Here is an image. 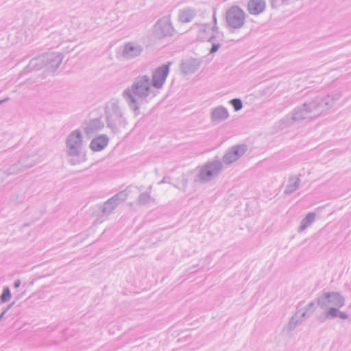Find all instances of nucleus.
<instances>
[{"mask_svg": "<svg viewBox=\"0 0 351 351\" xmlns=\"http://www.w3.org/2000/svg\"><path fill=\"white\" fill-rule=\"evenodd\" d=\"M108 143V138L101 135L95 138L90 143V149L94 152H99L104 149Z\"/></svg>", "mask_w": 351, "mask_h": 351, "instance_id": "7", "label": "nucleus"}, {"mask_svg": "<svg viewBox=\"0 0 351 351\" xmlns=\"http://www.w3.org/2000/svg\"><path fill=\"white\" fill-rule=\"evenodd\" d=\"M173 32L174 29L168 17L158 20L154 25V34L158 40L171 36Z\"/></svg>", "mask_w": 351, "mask_h": 351, "instance_id": "1", "label": "nucleus"}, {"mask_svg": "<svg viewBox=\"0 0 351 351\" xmlns=\"http://www.w3.org/2000/svg\"><path fill=\"white\" fill-rule=\"evenodd\" d=\"M328 313L331 317H336L340 315L341 317H344L343 313H339L337 310L335 308H330Z\"/></svg>", "mask_w": 351, "mask_h": 351, "instance_id": "15", "label": "nucleus"}, {"mask_svg": "<svg viewBox=\"0 0 351 351\" xmlns=\"http://www.w3.org/2000/svg\"><path fill=\"white\" fill-rule=\"evenodd\" d=\"M19 286V282H15V287H17Z\"/></svg>", "mask_w": 351, "mask_h": 351, "instance_id": "17", "label": "nucleus"}, {"mask_svg": "<svg viewBox=\"0 0 351 351\" xmlns=\"http://www.w3.org/2000/svg\"><path fill=\"white\" fill-rule=\"evenodd\" d=\"M326 305H332L336 307H341L343 305V299L337 293H332L326 295Z\"/></svg>", "mask_w": 351, "mask_h": 351, "instance_id": "8", "label": "nucleus"}, {"mask_svg": "<svg viewBox=\"0 0 351 351\" xmlns=\"http://www.w3.org/2000/svg\"><path fill=\"white\" fill-rule=\"evenodd\" d=\"M219 171V169L215 165H210L206 166L201 170L200 178L202 180H206L213 175L217 173Z\"/></svg>", "mask_w": 351, "mask_h": 351, "instance_id": "9", "label": "nucleus"}, {"mask_svg": "<svg viewBox=\"0 0 351 351\" xmlns=\"http://www.w3.org/2000/svg\"><path fill=\"white\" fill-rule=\"evenodd\" d=\"M245 14L238 7L231 8L227 14V22L232 28H240L244 23Z\"/></svg>", "mask_w": 351, "mask_h": 351, "instance_id": "3", "label": "nucleus"}, {"mask_svg": "<svg viewBox=\"0 0 351 351\" xmlns=\"http://www.w3.org/2000/svg\"><path fill=\"white\" fill-rule=\"evenodd\" d=\"M193 18V14L190 11H182L179 16V19L182 23L190 22Z\"/></svg>", "mask_w": 351, "mask_h": 351, "instance_id": "10", "label": "nucleus"}, {"mask_svg": "<svg viewBox=\"0 0 351 351\" xmlns=\"http://www.w3.org/2000/svg\"><path fill=\"white\" fill-rule=\"evenodd\" d=\"M82 141V135L79 131H74L70 134L67 141V145L71 154H74L75 149L81 146Z\"/></svg>", "mask_w": 351, "mask_h": 351, "instance_id": "5", "label": "nucleus"}, {"mask_svg": "<svg viewBox=\"0 0 351 351\" xmlns=\"http://www.w3.org/2000/svg\"><path fill=\"white\" fill-rule=\"evenodd\" d=\"M265 8L263 0H250L247 4V10L251 14L256 15L261 13Z\"/></svg>", "mask_w": 351, "mask_h": 351, "instance_id": "6", "label": "nucleus"}, {"mask_svg": "<svg viewBox=\"0 0 351 351\" xmlns=\"http://www.w3.org/2000/svg\"><path fill=\"white\" fill-rule=\"evenodd\" d=\"M11 298L10 290L8 287L5 288L3 291V293L1 296V300L3 302L8 301Z\"/></svg>", "mask_w": 351, "mask_h": 351, "instance_id": "14", "label": "nucleus"}, {"mask_svg": "<svg viewBox=\"0 0 351 351\" xmlns=\"http://www.w3.org/2000/svg\"><path fill=\"white\" fill-rule=\"evenodd\" d=\"M151 84L149 80L145 77L138 78L132 87V97L143 98L150 93Z\"/></svg>", "mask_w": 351, "mask_h": 351, "instance_id": "2", "label": "nucleus"}, {"mask_svg": "<svg viewBox=\"0 0 351 351\" xmlns=\"http://www.w3.org/2000/svg\"><path fill=\"white\" fill-rule=\"evenodd\" d=\"M219 48V44H213V46H212V48L210 49V52L211 53H215L216 52Z\"/></svg>", "mask_w": 351, "mask_h": 351, "instance_id": "16", "label": "nucleus"}, {"mask_svg": "<svg viewBox=\"0 0 351 351\" xmlns=\"http://www.w3.org/2000/svg\"><path fill=\"white\" fill-rule=\"evenodd\" d=\"M230 103L236 111L241 110L243 107L242 102L239 99H233Z\"/></svg>", "mask_w": 351, "mask_h": 351, "instance_id": "13", "label": "nucleus"}, {"mask_svg": "<svg viewBox=\"0 0 351 351\" xmlns=\"http://www.w3.org/2000/svg\"><path fill=\"white\" fill-rule=\"evenodd\" d=\"M243 152V149L241 147H238L236 149L230 152L227 155V160L230 159V162H232L234 160H236L239 155L241 154Z\"/></svg>", "mask_w": 351, "mask_h": 351, "instance_id": "12", "label": "nucleus"}, {"mask_svg": "<svg viewBox=\"0 0 351 351\" xmlns=\"http://www.w3.org/2000/svg\"><path fill=\"white\" fill-rule=\"evenodd\" d=\"M169 73V68L167 65H162L160 66L155 72L153 77V84L154 86L159 88L160 87Z\"/></svg>", "mask_w": 351, "mask_h": 351, "instance_id": "4", "label": "nucleus"}, {"mask_svg": "<svg viewBox=\"0 0 351 351\" xmlns=\"http://www.w3.org/2000/svg\"><path fill=\"white\" fill-rule=\"evenodd\" d=\"M124 52L126 54L135 55L140 52V49L137 46L130 43V44H127L125 46Z\"/></svg>", "mask_w": 351, "mask_h": 351, "instance_id": "11", "label": "nucleus"}]
</instances>
